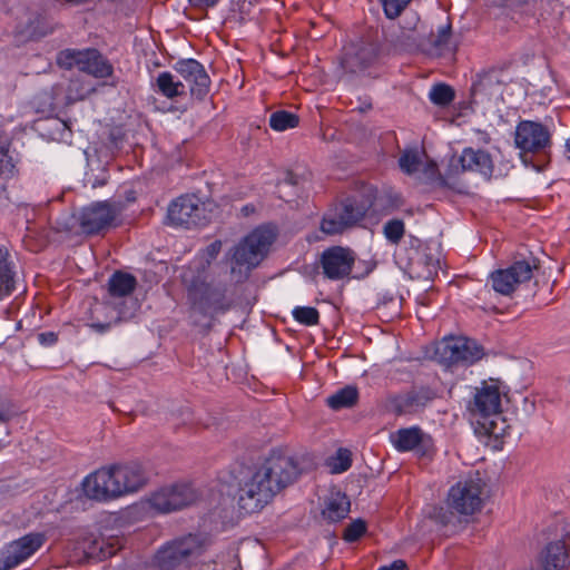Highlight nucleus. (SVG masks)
I'll return each mask as SVG.
<instances>
[{
    "mask_svg": "<svg viewBox=\"0 0 570 570\" xmlns=\"http://www.w3.org/2000/svg\"><path fill=\"white\" fill-rule=\"evenodd\" d=\"M222 245L220 240L210 243L180 274L193 317L199 315L212 322L217 315L227 313L234 305V301L227 295L225 284L207 282V269L220 253ZM210 325L208 323L207 327Z\"/></svg>",
    "mask_w": 570,
    "mask_h": 570,
    "instance_id": "obj_1",
    "label": "nucleus"
},
{
    "mask_svg": "<svg viewBox=\"0 0 570 570\" xmlns=\"http://www.w3.org/2000/svg\"><path fill=\"white\" fill-rule=\"evenodd\" d=\"M301 461L283 450H273L239 489V499H273L302 475Z\"/></svg>",
    "mask_w": 570,
    "mask_h": 570,
    "instance_id": "obj_2",
    "label": "nucleus"
},
{
    "mask_svg": "<svg viewBox=\"0 0 570 570\" xmlns=\"http://www.w3.org/2000/svg\"><path fill=\"white\" fill-rule=\"evenodd\" d=\"M275 239L276 230L271 226H259L250 232L233 249L232 273H236L237 267H245L244 278H247L266 257Z\"/></svg>",
    "mask_w": 570,
    "mask_h": 570,
    "instance_id": "obj_3",
    "label": "nucleus"
},
{
    "mask_svg": "<svg viewBox=\"0 0 570 570\" xmlns=\"http://www.w3.org/2000/svg\"><path fill=\"white\" fill-rule=\"evenodd\" d=\"M275 239L276 230L271 226H259L250 232L233 249L232 273H236L237 267H245L244 278H247L266 257Z\"/></svg>",
    "mask_w": 570,
    "mask_h": 570,
    "instance_id": "obj_4",
    "label": "nucleus"
},
{
    "mask_svg": "<svg viewBox=\"0 0 570 570\" xmlns=\"http://www.w3.org/2000/svg\"><path fill=\"white\" fill-rule=\"evenodd\" d=\"M72 501H35V505L27 510L16 522L21 527L36 523L43 529L42 533L56 530L67 521L71 514Z\"/></svg>",
    "mask_w": 570,
    "mask_h": 570,
    "instance_id": "obj_5",
    "label": "nucleus"
},
{
    "mask_svg": "<svg viewBox=\"0 0 570 570\" xmlns=\"http://www.w3.org/2000/svg\"><path fill=\"white\" fill-rule=\"evenodd\" d=\"M366 212L363 203L346 198L327 209L321 222V230L326 235L342 234L362 222Z\"/></svg>",
    "mask_w": 570,
    "mask_h": 570,
    "instance_id": "obj_6",
    "label": "nucleus"
},
{
    "mask_svg": "<svg viewBox=\"0 0 570 570\" xmlns=\"http://www.w3.org/2000/svg\"><path fill=\"white\" fill-rule=\"evenodd\" d=\"M199 549L197 535L187 534L163 543L153 557V566L158 570H176L188 563Z\"/></svg>",
    "mask_w": 570,
    "mask_h": 570,
    "instance_id": "obj_7",
    "label": "nucleus"
},
{
    "mask_svg": "<svg viewBox=\"0 0 570 570\" xmlns=\"http://www.w3.org/2000/svg\"><path fill=\"white\" fill-rule=\"evenodd\" d=\"M484 501H438L426 503L423 512L441 525H461L469 517L481 511Z\"/></svg>",
    "mask_w": 570,
    "mask_h": 570,
    "instance_id": "obj_8",
    "label": "nucleus"
},
{
    "mask_svg": "<svg viewBox=\"0 0 570 570\" xmlns=\"http://www.w3.org/2000/svg\"><path fill=\"white\" fill-rule=\"evenodd\" d=\"M122 212L124 204L121 202H96L82 208L78 222L83 233L99 234L114 227Z\"/></svg>",
    "mask_w": 570,
    "mask_h": 570,
    "instance_id": "obj_9",
    "label": "nucleus"
},
{
    "mask_svg": "<svg viewBox=\"0 0 570 570\" xmlns=\"http://www.w3.org/2000/svg\"><path fill=\"white\" fill-rule=\"evenodd\" d=\"M538 268L539 259L532 254L515 259L508 268L498 269L491 274L492 287L502 295H510L520 284L529 282L532 278L533 271Z\"/></svg>",
    "mask_w": 570,
    "mask_h": 570,
    "instance_id": "obj_10",
    "label": "nucleus"
},
{
    "mask_svg": "<svg viewBox=\"0 0 570 570\" xmlns=\"http://www.w3.org/2000/svg\"><path fill=\"white\" fill-rule=\"evenodd\" d=\"M227 487L218 480L208 484L196 483L188 480H179L160 487L154 499H214L215 497L230 495L224 490Z\"/></svg>",
    "mask_w": 570,
    "mask_h": 570,
    "instance_id": "obj_11",
    "label": "nucleus"
},
{
    "mask_svg": "<svg viewBox=\"0 0 570 570\" xmlns=\"http://www.w3.org/2000/svg\"><path fill=\"white\" fill-rule=\"evenodd\" d=\"M58 62L67 69L78 68L80 71L96 78H107L111 76L114 71L111 63L95 49L83 51L65 50L60 52Z\"/></svg>",
    "mask_w": 570,
    "mask_h": 570,
    "instance_id": "obj_12",
    "label": "nucleus"
},
{
    "mask_svg": "<svg viewBox=\"0 0 570 570\" xmlns=\"http://www.w3.org/2000/svg\"><path fill=\"white\" fill-rule=\"evenodd\" d=\"M108 470L110 471L116 499L135 495L147 485V475L138 464L117 463L108 465Z\"/></svg>",
    "mask_w": 570,
    "mask_h": 570,
    "instance_id": "obj_13",
    "label": "nucleus"
},
{
    "mask_svg": "<svg viewBox=\"0 0 570 570\" xmlns=\"http://www.w3.org/2000/svg\"><path fill=\"white\" fill-rule=\"evenodd\" d=\"M442 361L449 364H473L483 357L482 347L466 337L445 338L436 350Z\"/></svg>",
    "mask_w": 570,
    "mask_h": 570,
    "instance_id": "obj_14",
    "label": "nucleus"
},
{
    "mask_svg": "<svg viewBox=\"0 0 570 570\" xmlns=\"http://www.w3.org/2000/svg\"><path fill=\"white\" fill-rule=\"evenodd\" d=\"M465 171L478 173L485 179H490L493 174L491 155L481 149L464 148L460 156L451 158L448 175L456 176Z\"/></svg>",
    "mask_w": 570,
    "mask_h": 570,
    "instance_id": "obj_15",
    "label": "nucleus"
},
{
    "mask_svg": "<svg viewBox=\"0 0 570 570\" xmlns=\"http://www.w3.org/2000/svg\"><path fill=\"white\" fill-rule=\"evenodd\" d=\"M46 542L45 533L30 532L7 544L1 551V570H11L30 558Z\"/></svg>",
    "mask_w": 570,
    "mask_h": 570,
    "instance_id": "obj_16",
    "label": "nucleus"
},
{
    "mask_svg": "<svg viewBox=\"0 0 570 570\" xmlns=\"http://www.w3.org/2000/svg\"><path fill=\"white\" fill-rule=\"evenodd\" d=\"M355 263V253L346 247L332 246L325 249L320 259L325 278L341 281L347 278Z\"/></svg>",
    "mask_w": 570,
    "mask_h": 570,
    "instance_id": "obj_17",
    "label": "nucleus"
},
{
    "mask_svg": "<svg viewBox=\"0 0 570 570\" xmlns=\"http://www.w3.org/2000/svg\"><path fill=\"white\" fill-rule=\"evenodd\" d=\"M204 205L194 195L178 197L168 207L167 218L174 226L193 228L204 224Z\"/></svg>",
    "mask_w": 570,
    "mask_h": 570,
    "instance_id": "obj_18",
    "label": "nucleus"
},
{
    "mask_svg": "<svg viewBox=\"0 0 570 570\" xmlns=\"http://www.w3.org/2000/svg\"><path fill=\"white\" fill-rule=\"evenodd\" d=\"M377 60L379 45L371 36H367L350 46L345 52L342 65L346 71L358 73L375 66Z\"/></svg>",
    "mask_w": 570,
    "mask_h": 570,
    "instance_id": "obj_19",
    "label": "nucleus"
},
{
    "mask_svg": "<svg viewBox=\"0 0 570 570\" xmlns=\"http://www.w3.org/2000/svg\"><path fill=\"white\" fill-rule=\"evenodd\" d=\"M174 70L187 83L189 94L197 100H204L209 92L210 78L204 66L195 59H181L174 65Z\"/></svg>",
    "mask_w": 570,
    "mask_h": 570,
    "instance_id": "obj_20",
    "label": "nucleus"
},
{
    "mask_svg": "<svg viewBox=\"0 0 570 570\" xmlns=\"http://www.w3.org/2000/svg\"><path fill=\"white\" fill-rule=\"evenodd\" d=\"M515 145L524 153H542L550 147L551 136L542 124L523 120L515 129Z\"/></svg>",
    "mask_w": 570,
    "mask_h": 570,
    "instance_id": "obj_21",
    "label": "nucleus"
},
{
    "mask_svg": "<svg viewBox=\"0 0 570 570\" xmlns=\"http://www.w3.org/2000/svg\"><path fill=\"white\" fill-rule=\"evenodd\" d=\"M543 570H562L570 567V530L558 539L547 542L538 556Z\"/></svg>",
    "mask_w": 570,
    "mask_h": 570,
    "instance_id": "obj_22",
    "label": "nucleus"
},
{
    "mask_svg": "<svg viewBox=\"0 0 570 570\" xmlns=\"http://www.w3.org/2000/svg\"><path fill=\"white\" fill-rule=\"evenodd\" d=\"M391 442L399 452L415 451L426 455L433 450V439L420 426L397 430L391 434Z\"/></svg>",
    "mask_w": 570,
    "mask_h": 570,
    "instance_id": "obj_23",
    "label": "nucleus"
},
{
    "mask_svg": "<svg viewBox=\"0 0 570 570\" xmlns=\"http://www.w3.org/2000/svg\"><path fill=\"white\" fill-rule=\"evenodd\" d=\"M471 411L483 419L501 413V392L497 381L483 382L480 387H476Z\"/></svg>",
    "mask_w": 570,
    "mask_h": 570,
    "instance_id": "obj_24",
    "label": "nucleus"
},
{
    "mask_svg": "<svg viewBox=\"0 0 570 570\" xmlns=\"http://www.w3.org/2000/svg\"><path fill=\"white\" fill-rule=\"evenodd\" d=\"M191 501H135L126 509V518L129 522L142 520L146 514H166L180 511Z\"/></svg>",
    "mask_w": 570,
    "mask_h": 570,
    "instance_id": "obj_25",
    "label": "nucleus"
},
{
    "mask_svg": "<svg viewBox=\"0 0 570 570\" xmlns=\"http://www.w3.org/2000/svg\"><path fill=\"white\" fill-rule=\"evenodd\" d=\"M85 499H116L108 466L89 473L81 482Z\"/></svg>",
    "mask_w": 570,
    "mask_h": 570,
    "instance_id": "obj_26",
    "label": "nucleus"
},
{
    "mask_svg": "<svg viewBox=\"0 0 570 570\" xmlns=\"http://www.w3.org/2000/svg\"><path fill=\"white\" fill-rule=\"evenodd\" d=\"M505 85L503 72L499 69H489L476 75L471 87V96L476 102L479 100L489 99L498 94Z\"/></svg>",
    "mask_w": 570,
    "mask_h": 570,
    "instance_id": "obj_27",
    "label": "nucleus"
},
{
    "mask_svg": "<svg viewBox=\"0 0 570 570\" xmlns=\"http://www.w3.org/2000/svg\"><path fill=\"white\" fill-rule=\"evenodd\" d=\"M485 487L480 472L469 473L458 480L449 490L448 499H481Z\"/></svg>",
    "mask_w": 570,
    "mask_h": 570,
    "instance_id": "obj_28",
    "label": "nucleus"
},
{
    "mask_svg": "<svg viewBox=\"0 0 570 570\" xmlns=\"http://www.w3.org/2000/svg\"><path fill=\"white\" fill-rule=\"evenodd\" d=\"M16 265L7 247L0 246V299L10 296L16 289Z\"/></svg>",
    "mask_w": 570,
    "mask_h": 570,
    "instance_id": "obj_29",
    "label": "nucleus"
},
{
    "mask_svg": "<svg viewBox=\"0 0 570 570\" xmlns=\"http://www.w3.org/2000/svg\"><path fill=\"white\" fill-rule=\"evenodd\" d=\"M431 400L429 391H412L396 399L395 411L397 414L414 413L423 409Z\"/></svg>",
    "mask_w": 570,
    "mask_h": 570,
    "instance_id": "obj_30",
    "label": "nucleus"
},
{
    "mask_svg": "<svg viewBox=\"0 0 570 570\" xmlns=\"http://www.w3.org/2000/svg\"><path fill=\"white\" fill-rule=\"evenodd\" d=\"M156 90L168 99L186 95V85L180 80H176L169 71L160 72L155 81Z\"/></svg>",
    "mask_w": 570,
    "mask_h": 570,
    "instance_id": "obj_31",
    "label": "nucleus"
},
{
    "mask_svg": "<svg viewBox=\"0 0 570 570\" xmlns=\"http://www.w3.org/2000/svg\"><path fill=\"white\" fill-rule=\"evenodd\" d=\"M137 285L136 278L128 273L116 272L108 282V291L111 297H127Z\"/></svg>",
    "mask_w": 570,
    "mask_h": 570,
    "instance_id": "obj_32",
    "label": "nucleus"
},
{
    "mask_svg": "<svg viewBox=\"0 0 570 570\" xmlns=\"http://www.w3.org/2000/svg\"><path fill=\"white\" fill-rule=\"evenodd\" d=\"M351 511V501H325L321 509V519L327 523H337Z\"/></svg>",
    "mask_w": 570,
    "mask_h": 570,
    "instance_id": "obj_33",
    "label": "nucleus"
},
{
    "mask_svg": "<svg viewBox=\"0 0 570 570\" xmlns=\"http://www.w3.org/2000/svg\"><path fill=\"white\" fill-rule=\"evenodd\" d=\"M358 399L357 389L354 386H345L327 397V405L333 410L351 407L356 404Z\"/></svg>",
    "mask_w": 570,
    "mask_h": 570,
    "instance_id": "obj_34",
    "label": "nucleus"
},
{
    "mask_svg": "<svg viewBox=\"0 0 570 570\" xmlns=\"http://www.w3.org/2000/svg\"><path fill=\"white\" fill-rule=\"evenodd\" d=\"M298 116L287 110H277L269 117V126L275 131L295 128L298 126Z\"/></svg>",
    "mask_w": 570,
    "mask_h": 570,
    "instance_id": "obj_35",
    "label": "nucleus"
},
{
    "mask_svg": "<svg viewBox=\"0 0 570 570\" xmlns=\"http://www.w3.org/2000/svg\"><path fill=\"white\" fill-rule=\"evenodd\" d=\"M421 154L416 147L406 148L399 158V166L407 175L419 170L421 165Z\"/></svg>",
    "mask_w": 570,
    "mask_h": 570,
    "instance_id": "obj_36",
    "label": "nucleus"
},
{
    "mask_svg": "<svg viewBox=\"0 0 570 570\" xmlns=\"http://www.w3.org/2000/svg\"><path fill=\"white\" fill-rule=\"evenodd\" d=\"M292 315L296 322L305 326H315L320 323V313L312 306H297Z\"/></svg>",
    "mask_w": 570,
    "mask_h": 570,
    "instance_id": "obj_37",
    "label": "nucleus"
},
{
    "mask_svg": "<svg viewBox=\"0 0 570 570\" xmlns=\"http://www.w3.org/2000/svg\"><path fill=\"white\" fill-rule=\"evenodd\" d=\"M429 96L433 104L438 106H448L453 101L455 94L449 85L439 83L432 87Z\"/></svg>",
    "mask_w": 570,
    "mask_h": 570,
    "instance_id": "obj_38",
    "label": "nucleus"
},
{
    "mask_svg": "<svg viewBox=\"0 0 570 570\" xmlns=\"http://www.w3.org/2000/svg\"><path fill=\"white\" fill-rule=\"evenodd\" d=\"M266 503H268V501H261V500L237 501V511H238L237 517L235 519L232 518L228 522H225V523L229 524V525H234L239 521V519H242L250 513L259 512L261 510H263L264 507L266 505Z\"/></svg>",
    "mask_w": 570,
    "mask_h": 570,
    "instance_id": "obj_39",
    "label": "nucleus"
},
{
    "mask_svg": "<svg viewBox=\"0 0 570 570\" xmlns=\"http://www.w3.org/2000/svg\"><path fill=\"white\" fill-rule=\"evenodd\" d=\"M366 522L358 518L345 528L342 538L345 542L353 543L358 541L366 533Z\"/></svg>",
    "mask_w": 570,
    "mask_h": 570,
    "instance_id": "obj_40",
    "label": "nucleus"
},
{
    "mask_svg": "<svg viewBox=\"0 0 570 570\" xmlns=\"http://www.w3.org/2000/svg\"><path fill=\"white\" fill-rule=\"evenodd\" d=\"M384 235L392 244H399L404 236L405 226L401 219H391L383 227Z\"/></svg>",
    "mask_w": 570,
    "mask_h": 570,
    "instance_id": "obj_41",
    "label": "nucleus"
},
{
    "mask_svg": "<svg viewBox=\"0 0 570 570\" xmlns=\"http://www.w3.org/2000/svg\"><path fill=\"white\" fill-rule=\"evenodd\" d=\"M328 464L334 473L348 470L352 464L351 452L347 449H338L336 455L330 459Z\"/></svg>",
    "mask_w": 570,
    "mask_h": 570,
    "instance_id": "obj_42",
    "label": "nucleus"
},
{
    "mask_svg": "<svg viewBox=\"0 0 570 570\" xmlns=\"http://www.w3.org/2000/svg\"><path fill=\"white\" fill-rule=\"evenodd\" d=\"M451 37L452 27L449 22L438 28L436 35L431 37V45L436 49H444L449 46Z\"/></svg>",
    "mask_w": 570,
    "mask_h": 570,
    "instance_id": "obj_43",
    "label": "nucleus"
},
{
    "mask_svg": "<svg viewBox=\"0 0 570 570\" xmlns=\"http://www.w3.org/2000/svg\"><path fill=\"white\" fill-rule=\"evenodd\" d=\"M380 2L383 6L386 17L395 19L409 6L411 0H380Z\"/></svg>",
    "mask_w": 570,
    "mask_h": 570,
    "instance_id": "obj_44",
    "label": "nucleus"
},
{
    "mask_svg": "<svg viewBox=\"0 0 570 570\" xmlns=\"http://www.w3.org/2000/svg\"><path fill=\"white\" fill-rule=\"evenodd\" d=\"M17 174L16 164L13 163L12 157L7 154V157L0 158V175L3 178H11Z\"/></svg>",
    "mask_w": 570,
    "mask_h": 570,
    "instance_id": "obj_45",
    "label": "nucleus"
},
{
    "mask_svg": "<svg viewBox=\"0 0 570 570\" xmlns=\"http://www.w3.org/2000/svg\"><path fill=\"white\" fill-rule=\"evenodd\" d=\"M38 341L41 345L50 346L58 341V336L55 332H43L38 334Z\"/></svg>",
    "mask_w": 570,
    "mask_h": 570,
    "instance_id": "obj_46",
    "label": "nucleus"
},
{
    "mask_svg": "<svg viewBox=\"0 0 570 570\" xmlns=\"http://www.w3.org/2000/svg\"><path fill=\"white\" fill-rule=\"evenodd\" d=\"M220 0H188L189 4L193 8H213L215 7Z\"/></svg>",
    "mask_w": 570,
    "mask_h": 570,
    "instance_id": "obj_47",
    "label": "nucleus"
},
{
    "mask_svg": "<svg viewBox=\"0 0 570 570\" xmlns=\"http://www.w3.org/2000/svg\"><path fill=\"white\" fill-rule=\"evenodd\" d=\"M377 570H409L405 561L395 560L391 564L381 566Z\"/></svg>",
    "mask_w": 570,
    "mask_h": 570,
    "instance_id": "obj_48",
    "label": "nucleus"
},
{
    "mask_svg": "<svg viewBox=\"0 0 570 570\" xmlns=\"http://www.w3.org/2000/svg\"><path fill=\"white\" fill-rule=\"evenodd\" d=\"M498 6H522L529 3L531 0H493Z\"/></svg>",
    "mask_w": 570,
    "mask_h": 570,
    "instance_id": "obj_49",
    "label": "nucleus"
},
{
    "mask_svg": "<svg viewBox=\"0 0 570 570\" xmlns=\"http://www.w3.org/2000/svg\"><path fill=\"white\" fill-rule=\"evenodd\" d=\"M11 417V411L9 406L0 404V423L8 422Z\"/></svg>",
    "mask_w": 570,
    "mask_h": 570,
    "instance_id": "obj_50",
    "label": "nucleus"
},
{
    "mask_svg": "<svg viewBox=\"0 0 570 570\" xmlns=\"http://www.w3.org/2000/svg\"><path fill=\"white\" fill-rule=\"evenodd\" d=\"M118 548H115L112 544L107 548H101V553L104 558L112 557L117 552Z\"/></svg>",
    "mask_w": 570,
    "mask_h": 570,
    "instance_id": "obj_51",
    "label": "nucleus"
},
{
    "mask_svg": "<svg viewBox=\"0 0 570 570\" xmlns=\"http://www.w3.org/2000/svg\"><path fill=\"white\" fill-rule=\"evenodd\" d=\"M91 327L98 333H102L110 327V323H92Z\"/></svg>",
    "mask_w": 570,
    "mask_h": 570,
    "instance_id": "obj_52",
    "label": "nucleus"
},
{
    "mask_svg": "<svg viewBox=\"0 0 570 570\" xmlns=\"http://www.w3.org/2000/svg\"><path fill=\"white\" fill-rule=\"evenodd\" d=\"M7 154H9V149L6 145L0 144V158L7 157Z\"/></svg>",
    "mask_w": 570,
    "mask_h": 570,
    "instance_id": "obj_53",
    "label": "nucleus"
},
{
    "mask_svg": "<svg viewBox=\"0 0 570 570\" xmlns=\"http://www.w3.org/2000/svg\"><path fill=\"white\" fill-rule=\"evenodd\" d=\"M566 148H567V150L570 151V138L567 139V141H566Z\"/></svg>",
    "mask_w": 570,
    "mask_h": 570,
    "instance_id": "obj_54",
    "label": "nucleus"
}]
</instances>
